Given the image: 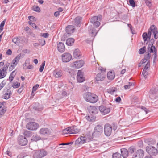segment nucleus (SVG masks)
Wrapping results in <instances>:
<instances>
[{
    "mask_svg": "<svg viewBox=\"0 0 158 158\" xmlns=\"http://www.w3.org/2000/svg\"><path fill=\"white\" fill-rule=\"evenodd\" d=\"M117 88L115 87H112L107 89V92L111 94H114V92L116 91Z\"/></svg>",
    "mask_w": 158,
    "mask_h": 158,
    "instance_id": "36",
    "label": "nucleus"
},
{
    "mask_svg": "<svg viewBox=\"0 0 158 158\" xmlns=\"http://www.w3.org/2000/svg\"><path fill=\"white\" fill-rule=\"evenodd\" d=\"M86 119L89 121H95L96 119V117L92 115L86 116Z\"/></svg>",
    "mask_w": 158,
    "mask_h": 158,
    "instance_id": "38",
    "label": "nucleus"
},
{
    "mask_svg": "<svg viewBox=\"0 0 158 158\" xmlns=\"http://www.w3.org/2000/svg\"><path fill=\"white\" fill-rule=\"evenodd\" d=\"M27 40V39L24 37H16L13 38L12 41L17 45H19L20 44H23Z\"/></svg>",
    "mask_w": 158,
    "mask_h": 158,
    "instance_id": "8",
    "label": "nucleus"
},
{
    "mask_svg": "<svg viewBox=\"0 0 158 158\" xmlns=\"http://www.w3.org/2000/svg\"><path fill=\"white\" fill-rule=\"evenodd\" d=\"M147 49L148 51V53H154L153 62V63L156 62V58L157 57V49L156 48L155 46L153 45V44H150L148 45Z\"/></svg>",
    "mask_w": 158,
    "mask_h": 158,
    "instance_id": "5",
    "label": "nucleus"
},
{
    "mask_svg": "<svg viewBox=\"0 0 158 158\" xmlns=\"http://www.w3.org/2000/svg\"><path fill=\"white\" fill-rule=\"evenodd\" d=\"M53 74L54 76L56 78H58L61 77L62 75V71L59 68H56L53 72Z\"/></svg>",
    "mask_w": 158,
    "mask_h": 158,
    "instance_id": "19",
    "label": "nucleus"
},
{
    "mask_svg": "<svg viewBox=\"0 0 158 158\" xmlns=\"http://www.w3.org/2000/svg\"><path fill=\"white\" fill-rule=\"evenodd\" d=\"M34 109L36 110L39 111H40L43 110V108L42 107H40L39 106H38L37 107H34Z\"/></svg>",
    "mask_w": 158,
    "mask_h": 158,
    "instance_id": "60",
    "label": "nucleus"
},
{
    "mask_svg": "<svg viewBox=\"0 0 158 158\" xmlns=\"http://www.w3.org/2000/svg\"><path fill=\"white\" fill-rule=\"evenodd\" d=\"M92 64L94 67H95L96 68L97 67H98V66H99V64L98 63H97L96 61H94L92 62Z\"/></svg>",
    "mask_w": 158,
    "mask_h": 158,
    "instance_id": "59",
    "label": "nucleus"
},
{
    "mask_svg": "<svg viewBox=\"0 0 158 158\" xmlns=\"http://www.w3.org/2000/svg\"><path fill=\"white\" fill-rule=\"evenodd\" d=\"M105 77V74L103 73H98L96 76V80L97 81H103Z\"/></svg>",
    "mask_w": 158,
    "mask_h": 158,
    "instance_id": "28",
    "label": "nucleus"
},
{
    "mask_svg": "<svg viewBox=\"0 0 158 158\" xmlns=\"http://www.w3.org/2000/svg\"><path fill=\"white\" fill-rule=\"evenodd\" d=\"M39 127L38 124L34 122L28 123L26 125V128L30 130H36Z\"/></svg>",
    "mask_w": 158,
    "mask_h": 158,
    "instance_id": "9",
    "label": "nucleus"
},
{
    "mask_svg": "<svg viewBox=\"0 0 158 158\" xmlns=\"http://www.w3.org/2000/svg\"><path fill=\"white\" fill-rule=\"evenodd\" d=\"M144 142L148 145L151 146L156 144V141L155 139L151 138H148L144 140Z\"/></svg>",
    "mask_w": 158,
    "mask_h": 158,
    "instance_id": "26",
    "label": "nucleus"
},
{
    "mask_svg": "<svg viewBox=\"0 0 158 158\" xmlns=\"http://www.w3.org/2000/svg\"><path fill=\"white\" fill-rule=\"evenodd\" d=\"M45 65V61H44V62H43L42 63V64L40 65V68L39 71L40 72H42L43 71Z\"/></svg>",
    "mask_w": 158,
    "mask_h": 158,
    "instance_id": "49",
    "label": "nucleus"
},
{
    "mask_svg": "<svg viewBox=\"0 0 158 158\" xmlns=\"http://www.w3.org/2000/svg\"><path fill=\"white\" fill-rule=\"evenodd\" d=\"M102 19V16L98 15V16H93L90 19V22L93 24L94 26L96 27H99L100 24V21Z\"/></svg>",
    "mask_w": 158,
    "mask_h": 158,
    "instance_id": "3",
    "label": "nucleus"
},
{
    "mask_svg": "<svg viewBox=\"0 0 158 158\" xmlns=\"http://www.w3.org/2000/svg\"><path fill=\"white\" fill-rule=\"evenodd\" d=\"M33 10L34 11L39 12L40 11V7L38 6L33 7Z\"/></svg>",
    "mask_w": 158,
    "mask_h": 158,
    "instance_id": "56",
    "label": "nucleus"
},
{
    "mask_svg": "<svg viewBox=\"0 0 158 158\" xmlns=\"http://www.w3.org/2000/svg\"><path fill=\"white\" fill-rule=\"evenodd\" d=\"M136 150V149L135 147L134 146H132L129 148L128 151L130 153L132 154H133Z\"/></svg>",
    "mask_w": 158,
    "mask_h": 158,
    "instance_id": "40",
    "label": "nucleus"
},
{
    "mask_svg": "<svg viewBox=\"0 0 158 158\" xmlns=\"http://www.w3.org/2000/svg\"><path fill=\"white\" fill-rule=\"evenodd\" d=\"M6 154L11 157L12 156V152L9 151L7 150L6 152Z\"/></svg>",
    "mask_w": 158,
    "mask_h": 158,
    "instance_id": "62",
    "label": "nucleus"
},
{
    "mask_svg": "<svg viewBox=\"0 0 158 158\" xmlns=\"http://www.w3.org/2000/svg\"><path fill=\"white\" fill-rule=\"evenodd\" d=\"M39 85L37 84L33 87L32 90H33V91H35L39 87Z\"/></svg>",
    "mask_w": 158,
    "mask_h": 158,
    "instance_id": "57",
    "label": "nucleus"
},
{
    "mask_svg": "<svg viewBox=\"0 0 158 158\" xmlns=\"http://www.w3.org/2000/svg\"><path fill=\"white\" fill-rule=\"evenodd\" d=\"M23 134L25 136L29 137L31 136V132L29 131H24Z\"/></svg>",
    "mask_w": 158,
    "mask_h": 158,
    "instance_id": "47",
    "label": "nucleus"
},
{
    "mask_svg": "<svg viewBox=\"0 0 158 158\" xmlns=\"http://www.w3.org/2000/svg\"><path fill=\"white\" fill-rule=\"evenodd\" d=\"M27 63L25 62L24 64L23 65V68L24 69H32L33 68V66L31 64H30L28 65V66H27V67H26V66Z\"/></svg>",
    "mask_w": 158,
    "mask_h": 158,
    "instance_id": "43",
    "label": "nucleus"
},
{
    "mask_svg": "<svg viewBox=\"0 0 158 158\" xmlns=\"http://www.w3.org/2000/svg\"><path fill=\"white\" fill-rule=\"evenodd\" d=\"M73 55L74 58L77 59H79L81 57V52L78 49H76L74 51Z\"/></svg>",
    "mask_w": 158,
    "mask_h": 158,
    "instance_id": "23",
    "label": "nucleus"
},
{
    "mask_svg": "<svg viewBox=\"0 0 158 158\" xmlns=\"http://www.w3.org/2000/svg\"><path fill=\"white\" fill-rule=\"evenodd\" d=\"M82 19V17L79 16L77 17L75 19V23L76 26L80 27L81 21Z\"/></svg>",
    "mask_w": 158,
    "mask_h": 158,
    "instance_id": "33",
    "label": "nucleus"
},
{
    "mask_svg": "<svg viewBox=\"0 0 158 158\" xmlns=\"http://www.w3.org/2000/svg\"><path fill=\"white\" fill-rule=\"evenodd\" d=\"M146 151L149 155L151 156H155L158 153L157 148L153 146H147L146 148Z\"/></svg>",
    "mask_w": 158,
    "mask_h": 158,
    "instance_id": "4",
    "label": "nucleus"
},
{
    "mask_svg": "<svg viewBox=\"0 0 158 158\" xmlns=\"http://www.w3.org/2000/svg\"><path fill=\"white\" fill-rule=\"evenodd\" d=\"M112 158H121V155L118 152L114 153L112 155Z\"/></svg>",
    "mask_w": 158,
    "mask_h": 158,
    "instance_id": "44",
    "label": "nucleus"
},
{
    "mask_svg": "<svg viewBox=\"0 0 158 158\" xmlns=\"http://www.w3.org/2000/svg\"><path fill=\"white\" fill-rule=\"evenodd\" d=\"M121 156H122L123 158H127L128 156L129 152L128 150L126 148H122L121 149Z\"/></svg>",
    "mask_w": 158,
    "mask_h": 158,
    "instance_id": "25",
    "label": "nucleus"
},
{
    "mask_svg": "<svg viewBox=\"0 0 158 158\" xmlns=\"http://www.w3.org/2000/svg\"><path fill=\"white\" fill-rule=\"evenodd\" d=\"M5 107H3L0 111V116L3 115L6 111Z\"/></svg>",
    "mask_w": 158,
    "mask_h": 158,
    "instance_id": "52",
    "label": "nucleus"
},
{
    "mask_svg": "<svg viewBox=\"0 0 158 158\" xmlns=\"http://www.w3.org/2000/svg\"><path fill=\"white\" fill-rule=\"evenodd\" d=\"M39 43L40 45H41L42 46L45 44L46 43L44 40L43 39H40L39 40Z\"/></svg>",
    "mask_w": 158,
    "mask_h": 158,
    "instance_id": "45",
    "label": "nucleus"
},
{
    "mask_svg": "<svg viewBox=\"0 0 158 158\" xmlns=\"http://www.w3.org/2000/svg\"><path fill=\"white\" fill-rule=\"evenodd\" d=\"M147 54L145 55L144 58L143 59L141 60L142 63H145L147 61L149 60V59L151 56V54L149 53H146Z\"/></svg>",
    "mask_w": 158,
    "mask_h": 158,
    "instance_id": "29",
    "label": "nucleus"
},
{
    "mask_svg": "<svg viewBox=\"0 0 158 158\" xmlns=\"http://www.w3.org/2000/svg\"><path fill=\"white\" fill-rule=\"evenodd\" d=\"M21 54L20 53L15 58H14L12 61V63L13 64L16 66L18 63L19 60L21 58Z\"/></svg>",
    "mask_w": 158,
    "mask_h": 158,
    "instance_id": "30",
    "label": "nucleus"
},
{
    "mask_svg": "<svg viewBox=\"0 0 158 158\" xmlns=\"http://www.w3.org/2000/svg\"><path fill=\"white\" fill-rule=\"evenodd\" d=\"M70 129V127H69L67 128L64 129L62 131L63 134H71Z\"/></svg>",
    "mask_w": 158,
    "mask_h": 158,
    "instance_id": "39",
    "label": "nucleus"
},
{
    "mask_svg": "<svg viewBox=\"0 0 158 158\" xmlns=\"http://www.w3.org/2000/svg\"><path fill=\"white\" fill-rule=\"evenodd\" d=\"M152 32L154 34V38L155 39L158 38V31L157 28L154 25H153L150 26L148 30V34L146 32H144L142 36L144 41L147 40L148 39L149 40H150Z\"/></svg>",
    "mask_w": 158,
    "mask_h": 158,
    "instance_id": "1",
    "label": "nucleus"
},
{
    "mask_svg": "<svg viewBox=\"0 0 158 158\" xmlns=\"http://www.w3.org/2000/svg\"><path fill=\"white\" fill-rule=\"evenodd\" d=\"M57 49L58 51L60 52H63L65 50L64 44L61 42H60L57 44Z\"/></svg>",
    "mask_w": 158,
    "mask_h": 158,
    "instance_id": "24",
    "label": "nucleus"
},
{
    "mask_svg": "<svg viewBox=\"0 0 158 158\" xmlns=\"http://www.w3.org/2000/svg\"><path fill=\"white\" fill-rule=\"evenodd\" d=\"M85 62L84 61L80 60L74 62L72 66L75 68L78 69L82 67L84 65Z\"/></svg>",
    "mask_w": 158,
    "mask_h": 158,
    "instance_id": "20",
    "label": "nucleus"
},
{
    "mask_svg": "<svg viewBox=\"0 0 158 158\" xmlns=\"http://www.w3.org/2000/svg\"><path fill=\"white\" fill-rule=\"evenodd\" d=\"M107 77L110 80H113L115 77V73L114 71H110L107 73Z\"/></svg>",
    "mask_w": 158,
    "mask_h": 158,
    "instance_id": "31",
    "label": "nucleus"
},
{
    "mask_svg": "<svg viewBox=\"0 0 158 158\" xmlns=\"http://www.w3.org/2000/svg\"><path fill=\"white\" fill-rule=\"evenodd\" d=\"M51 133V130L48 128L43 127L39 131V133L44 136H48L50 135Z\"/></svg>",
    "mask_w": 158,
    "mask_h": 158,
    "instance_id": "16",
    "label": "nucleus"
},
{
    "mask_svg": "<svg viewBox=\"0 0 158 158\" xmlns=\"http://www.w3.org/2000/svg\"><path fill=\"white\" fill-rule=\"evenodd\" d=\"M41 139V137L38 135H34L32 137L31 140L33 141L37 142L40 140Z\"/></svg>",
    "mask_w": 158,
    "mask_h": 158,
    "instance_id": "37",
    "label": "nucleus"
},
{
    "mask_svg": "<svg viewBox=\"0 0 158 158\" xmlns=\"http://www.w3.org/2000/svg\"><path fill=\"white\" fill-rule=\"evenodd\" d=\"M103 131V127L100 125H97L94 128V131L93 133V135H100Z\"/></svg>",
    "mask_w": 158,
    "mask_h": 158,
    "instance_id": "10",
    "label": "nucleus"
},
{
    "mask_svg": "<svg viewBox=\"0 0 158 158\" xmlns=\"http://www.w3.org/2000/svg\"><path fill=\"white\" fill-rule=\"evenodd\" d=\"M28 23L34 28L36 29L38 27L36 25V24L33 23H32L31 21H29Z\"/></svg>",
    "mask_w": 158,
    "mask_h": 158,
    "instance_id": "53",
    "label": "nucleus"
},
{
    "mask_svg": "<svg viewBox=\"0 0 158 158\" xmlns=\"http://www.w3.org/2000/svg\"><path fill=\"white\" fill-rule=\"evenodd\" d=\"M146 5L148 7H150L152 5L151 0H144Z\"/></svg>",
    "mask_w": 158,
    "mask_h": 158,
    "instance_id": "51",
    "label": "nucleus"
},
{
    "mask_svg": "<svg viewBox=\"0 0 158 158\" xmlns=\"http://www.w3.org/2000/svg\"><path fill=\"white\" fill-rule=\"evenodd\" d=\"M75 70L73 69H71L69 70V73L71 75H74L75 73Z\"/></svg>",
    "mask_w": 158,
    "mask_h": 158,
    "instance_id": "61",
    "label": "nucleus"
},
{
    "mask_svg": "<svg viewBox=\"0 0 158 158\" xmlns=\"http://www.w3.org/2000/svg\"><path fill=\"white\" fill-rule=\"evenodd\" d=\"M16 66L13 64L10 66L9 68V71H11L15 68Z\"/></svg>",
    "mask_w": 158,
    "mask_h": 158,
    "instance_id": "58",
    "label": "nucleus"
},
{
    "mask_svg": "<svg viewBox=\"0 0 158 158\" xmlns=\"http://www.w3.org/2000/svg\"><path fill=\"white\" fill-rule=\"evenodd\" d=\"M71 55L69 53H65L62 55V60L64 62H67L72 59Z\"/></svg>",
    "mask_w": 158,
    "mask_h": 158,
    "instance_id": "17",
    "label": "nucleus"
},
{
    "mask_svg": "<svg viewBox=\"0 0 158 158\" xmlns=\"http://www.w3.org/2000/svg\"><path fill=\"white\" fill-rule=\"evenodd\" d=\"M23 85H22V86L18 90V93L19 94L21 93L23 91Z\"/></svg>",
    "mask_w": 158,
    "mask_h": 158,
    "instance_id": "63",
    "label": "nucleus"
},
{
    "mask_svg": "<svg viewBox=\"0 0 158 158\" xmlns=\"http://www.w3.org/2000/svg\"><path fill=\"white\" fill-rule=\"evenodd\" d=\"M18 142L20 145L24 146L27 144L28 141L25 137L22 135H20L18 138Z\"/></svg>",
    "mask_w": 158,
    "mask_h": 158,
    "instance_id": "18",
    "label": "nucleus"
},
{
    "mask_svg": "<svg viewBox=\"0 0 158 158\" xmlns=\"http://www.w3.org/2000/svg\"><path fill=\"white\" fill-rule=\"evenodd\" d=\"M74 30V27L72 25H68L66 28V31L67 34H71L73 32Z\"/></svg>",
    "mask_w": 158,
    "mask_h": 158,
    "instance_id": "27",
    "label": "nucleus"
},
{
    "mask_svg": "<svg viewBox=\"0 0 158 158\" xmlns=\"http://www.w3.org/2000/svg\"><path fill=\"white\" fill-rule=\"evenodd\" d=\"M20 85V83L17 81L13 82L12 85V87L14 89H16L19 88Z\"/></svg>",
    "mask_w": 158,
    "mask_h": 158,
    "instance_id": "41",
    "label": "nucleus"
},
{
    "mask_svg": "<svg viewBox=\"0 0 158 158\" xmlns=\"http://www.w3.org/2000/svg\"><path fill=\"white\" fill-rule=\"evenodd\" d=\"M83 97L87 102L90 103H94L98 100V96L96 94L89 92H87L83 94Z\"/></svg>",
    "mask_w": 158,
    "mask_h": 158,
    "instance_id": "2",
    "label": "nucleus"
},
{
    "mask_svg": "<svg viewBox=\"0 0 158 158\" xmlns=\"http://www.w3.org/2000/svg\"><path fill=\"white\" fill-rule=\"evenodd\" d=\"M10 65V63L7 62L4 65L3 67L0 69V79H2L5 77L6 75V71Z\"/></svg>",
    "mask_w": 158,
    "mask_h": 158,
    "instance_id": "7",
    "label": "nucleus"
},
{
    "mask_svg": "<svg viewBox=\"0 0 158 158\" xmlns=\"http://www.w3.org/2000/svg\"><path fill=\"white\" fill-rule=\"evenodd\" d=\"M148 70L143 69V71L142 75H143L144 78L145 79L147 78V76L148 74Z\"/></svg>",
    "mask_w": 158,
    "mask_h": 158,
    "instance_id": "46",
    "label": "nucleus"
},
{
    "mask_svg": "<svg viewBox=\"0 0 158 158\" xmlns=\"http://www.w3.org/2000/svg\"><path fill=\"white\" fill-rule=\"evenodd\" d=\"M12 53V51L10 49H8L6 52V54L7 55H11Z\"/></svg>",
    "mask_w": 158,
    "mask_h": 158,
    "instance_id": "64",
    "label": "nucleus"
},
{
    "mask_svg": "<svg viewBox=\"0 0 158 158\" xmlns=\"http://www.w3.org/2000/svg\"><path fill=\"white\" fill-rule=\"evenodd\" d=\"M74 42V40L73 38L68 39L66 41V44L68 46H71L73 44Z\"/></svg>",
    "mask_w": 158,
    "mask_h": 158,
    "instance_id": "35",
    "label": "nucleus"
},
{
    "mask_svg": "<svg viewBox=\"0 0 158 158\" xmlns=\"http://www.w3.org/2000/svg\"><path fill=\"white\" fill-rule=\"evenodd\" d=\"M47 154V152L44 149L36 150L33 155V157L34 158H42Z\"/></svg>",
    "mask_w": 158,
    "mask_h": 158,
    "instance_id": "6",
    "label": "nucleus"
},
{
    "mask_svg": "<svg viewBox=\"0 0 158 158\" xmlns=\"http://www.w3.org/2000/svg\"><path fill=\"white\" fill-rule=\"evenodd\" d=\"M70 127L71 134H76L80 131V129L76 126H73Z\"/></svg>",
    "mask_w": 158,
    "mask_h": 158,
    "instance_id": "34",
    "label": "nucleus"
},
{
    "mask_svg": "<svg viewBox=\"0 0 158 158\" xmlns=\"http://www.w3.org/2000/svg\"><path fill=\"white\" fill-rule=\"evenodd\" d=\"M6 82L4 80L0 84V90L4 87L6 84Z\"/></svg>",
    "mask_w": 158,
    "mask_h": 158,
    "instance_id": "55",
    "label": "nucleus"
},
{
    "mask_svg": "<svg viewBox=\"0 0 158 158\" xmlns=\"http://www.w3.org/2000/svg\"><path fill=\"white\" fill-rule=\"evenodd\" d=\"M3 95L2 96V98L7 100L9 99L11 97L12 95L11 91L7 88L4 89L3 91Z\"/></svg>",
    "mask_w": 158,
    "mask_h": 158,
    "instance_id": "13",
    "label": "nucleus"
},
{
    "mask_svg": "<svg viewBox=\"0 0 158 158\" xmlns=\"http://www.w3.org/2000/svg\"><path fill=\"white\" fill-rule=\"evenodd\" d=\"M87 110L90 113L96 114L98 113V110L96 107L90 106L87 107Z\"/></svg>",
    "mask_w": 158,
    "mask_h": 158,
    "instance_id": "21",
    "label": "nucleus"
},
{
    "mask_svg": "<svg viewBox=\"0 0 158 158\" xmlns=\"http://www.w3.org/2000/svg\"><path fill=\"white\" fill-rule=\"evenodd\" d=\"M77 77V81L79 82H83L85 80L84 76V72L81 70H78Z\"/></svg>",
    "mask_w": 158,
    "mask_h": 158,
    "instance_id": "14",
    "label": "nucleus"
},
{
    "mask_svg": "<svg viewBox=\"0 0 158 158\" xmlns=\"http://www.w3.org/2000/svg\"><path fill=\"white\" fill-rule=\"evenodd\" d=\"M99 109L102 114L106 115L109 113L110 111V109L103 105H101L99 107Z\"/></svg>",
    "mask_w": 158,
    "mask_h": 158,
    "instance_id": "15",
    "label": "nucleus"
},
{
    "mask_svg": "<svg viewBox=\"0 0 158 158\" xmlns=\"http://www.w3.org/2000/svg\"><path fill=\"white\" fill-rule=\"evenodd\" d=\"M98 69L102 73H101L105 74V73L106 72V69L102 67H98Z\"/></svg>",
    "mask_w": 158,
    "mask_h": 158,
    "instance_id": "50",
    "label": "nucleus"
},
{
    "mask_svg": "<svg viewBox=\"0 0 158 158\" xmlns=\"http://www.w3.org/2000/svg\"><path fill=\"white\" fill-rule=\"evenodd\" d=\"M87 142V138L86 136H81L78 138L75 141L76 144H83Z\"/></svg>",
    "mask_w": 158,
    "mask_h": 158,
    "instance_id": "22",
    "label": "nucleus"
},
{
    "mask_svg": "<svg viewBox=\"0 0 158 158\" xmlns=\"http://www.w3.org/2000/svg\"><path fill=\"white\" fill-rule=\"evenodd\" d=\"M146 46H143L141 48L139 51V54H144L146 51Z\"/></svg>",
    "mask_w": 158,
    "mask_h": 158,
    "instance_id": "42",
    "label": "nucleus"
},
{
    "mask_svg": "<svg viewBox=\"0 0 158 158\" xmlns=\"http://www.w3.org/2000/svg\"><path fill=\"white\" fill-rule=\"evenodd\" d=\"M158 92V87L156 86L153 87L150 91V94L154 95Z\"/></svg>",
    "mask_w": 158,
    "mask_h": 158,
    "instance_id": "32",
    "label": "nucleus"
},
{
    "mask_svg": "<svg viewBox=\"0 0 158 158\" xmlns=\"http://www.w3.org/2000/svg\"><path fill=\"white\" fill-rule=\"evenodd\" d=\"M112 129V126L109 123H106L104 125V131L106 136H109L111 134Z\"/></svg>",
    "mask_w": 158,
    "mask_h": 158,
    "instance_id": "11",
    "label": "nucleus"
},
{
    "mask_svg": "<svg viewBox=\"0 0 158 158\" xmlns=\"http://www.w3.org/2000/svg\"><path fill=\"white\" fill-rule=\"evenodd\" d=\"M150 67V61L148 60L145 66L143 69L149 70Z\"/></svg>",
    "mask_w": 158,
    "mask_h": 158,
    "instance_id": "48",
    "label": "nucleus"
},
{
    "mask_svg": "<svg viewBox=\"0 0 158 158\" xmlns=\"http://www.w3.org/2000/svg\"><path fill=\"white\" fill-rule=\"evenodd\" d=\"M144 154V151L143 150L139 149L134 153L132 158H143Z\"/></svg>",
    "mask_w": 158,
    "mask_h": 158,
    "instance_id": "12",
    "label": "nucleus"
},
{
    "mask_svg": "<svg viewBox=\"0 0 158 158\" xmlns=\"http://www.w3.org/2000/svg\"><path fill=\"white\" fill-rule=\"evenodd\" d=\"M130 4L133 7H134L135 6V3L134 0H129Z\"/></svg>",
    "mask_w": 158,
    "mask_h": 158,
    "instance_id": "54",
    "label": "nucleus"
}]
</instances>
